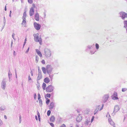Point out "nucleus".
Segmentation results:
<instances>
[{"label": "nucleus", "mask_w": 127, "mask_h": 127, "mask_svg": "<svg viewBox=\"0 0 127 127\" xmlns=\"http://www.w3.org/2000/svg\"><path fill=\"white\" fill-rule=\"evenodd\" d=\"M86 51L88 52H89V53L91 55L94 54L96 51L95 48L94 44L88 46L86 49Z\"/></svg>", "instance_id": "obj_1"}, {"label": "nucleus", "mask_w": 127, "mask_h": 127, "mask_svg": "<svg viewBox=\"0 0 127 127\" xmlns=\"http://www.w3.org/2000/svg\"><path fill=\"white\" fill-rule=\"evenodd\" d=\"M34 41L36 42H39L40 45L42 44V41L41 36H39V34L38 33L33 34Z\"/></svg>", "instance_id": "obj_2"}, {"label": "nucleus", "mask_w": 127, "mask_h": 127, "mask_svg": "<svg viewBox=\"0 0 127 127\" xmlns=\"http://www.w3.org/2000/svg\"><path fill=\"white\" fill-rule=\"evenodd\" d=\"M44 55L47 57H49L51 56V52L50 49L46 48L44 49Z\"/></svg>", "instance_id": "obj_3"}, {"label": "nucleus", "mask_w": 127, "mask_h": 127, "mask_svg": "<svg viewBox=\"0 0 127 127\" xmlns=\"http://www.w3.org/2000/svg\"><path fill=\"white\" fill-rule=\"evenodd\" d=\"M53 68L50 65H47L46 67V72L48 74H51Z\"/></svg>", "instance_id": "obj_4"}, {"label": "nucleus", "mask_w": 127, "mask_h": 127, "mask_svg": "<svg viewBox=\"0 0 127 127\" xmlns=\"http://www.w3.org/2000/svg\"><path fill=\"white\" fill-rule=\"evenodd\" d=\"M119 14L120 17L123 20H124L125 18H127V13L125 12H121L119 13Z\"/></svg>", "instance_id": "obj_5"}, {"label": "nucleus", "mask_w": 127, "mask_h": 127, "mask_svg": "<svg viewBox=\"0 0 127 127\" xmlns=\"http://www.w3.org/2000/svg\"><path fill=\"white\" fill-rule=\"evenodd\" d=\"M54 87L52 85L48 86L46 88V90L47 92L50 93L53 91Z\"/></svg>", "instance_id": "obj_6"}, {"label": "nucleus", "mask_w": 127, "mask_h": 127, "mask_svg": "<svg viewBox=\"0 0 127 127\" xmlns=\"http://www.w3.org/2000/svg\"><path fill=\"white\" fill-rule=\"evenodd\" d=\"M90 122V119L88 118L85 121L84 124L82 125L81 127H88L89 123Z\"/></svg>", "instance_id": "obj_7"}, {"label": "nucleus", "mask_w": 127, "mask_h": 127, "mask_svg": "<svg viewBox=\"0 0 127 127\" xmlns=\"http://www.w3.org/2000/svg\"><path fill=\"white\" fill-rule=\"evenodd\" d=\"M120 109V108L118 105L115 106L113 112L112 114V115L114 116L115 115V113L118 112Z\"/></svg>", "instance_id": "obj_8"}, {"label": "nucleus", "mask_w": 127, "mask_h": 127, "mask_svg": "<svg viewBox=\"0 0 127 127\" xmlns=\"http://www.w3.org/2000/svg\"><path fill=\"white\" fill-rule=\"evenodd\" d=\"M1 87L3 90H4L6 86V82L5 79H3L1 83Z\"/></svg>", "instance_id": "obj_9"}, {"label": "nucleus", "mask_w": 127, "mask_h": 127, "mask_svg": "<svg viewBox=\"0 0 127 127\" xmlns=\"http://www.w3.org/2000/svg\"><path fill=\"white\" fill-rule=\"evenodd\" d=\"M33 24L34 28L37 30H38L40 29L41 27L40 24H38L36 22H34Z\"/></svg>", "instance_id": "obj_10"}, {"label": "nucleus", "mask_w": 127, "mask_h": 127, "mask_svg": "<svg viewBox=\"0 0 127 127\" xmlns=\"http://www.w3.org/2000/svg\"><path fill=\"white\" fill-rule=\"evenodd\" d=\"M109 97V95H104L103 97V102L104 103L106 102Z\"/></svg>", "instance_id": "obj_11"}, {"label": "nucleus", "mask_w": 127, "mask_h": 127, "mask_svg": "<svg viewBox=\"0 0 127 127\" xmlns=\"http://www.w3.org/2000/svg\"><path fill=\"white\" fill-rule=\"evenodd\" d=\"M76 121L78 122H79L82 119V116L81 114H79L77 115L76 118Z\"/></svg>", "instance_id": "obj_12"}, {"label": "nucleus", "mask_w": 127, "mask_h": 127, "mask_svg": "<svg viewBox=\"0 0 127 127\" xmlns=\"http://www.w3.org/2000/svg\"><path fill=\"white\" fill-rule=\"evenodd\" d=\"M34 13V9L33 7H31L30 10L29 12V14L30 16H32Z\"/></svg>", "instance_id": "obj_13"}, {"label": "nucleus", "mask_w": 127, "mask_h": 127, "mask_svg": "<svg viewBox=\"0 0 127 127\" xmlns=\"http://www.w3.org/2000/svg\"><path fill=\"white\" fill-rule=\"evenodd\" d=\"M109 122L110 124L111 125L113 126L114 127H116L115 125V124L112 121V120L110 118H109L108 119Z\"/></svg>", "instance_id": "obj_14"}, {"label": "nucleus", "mask_w": 127, "mask_h": 127, "mask_svg": "<svg viewBox=\"0 0 127 127\" xmlns=\"http://www.w3.org/2000/svg\"><path fill=\"white\" fill-rule=\"evenodd\" d=\"M35 19L37 21H39V15L38 13L36 12L34 16Z\"/></svg>", "instance_id": "obj_15"}, {"label": "nucleus", "mask_w": 127, "mask_h": 127, "mask_svg": "<svg viewBox=\"0 0 127 127\" xmlns=\"http://www.w3.org/2000/svg\"><path fill=\"white\" fill-rule=\"evenodd\" d=\"M100 106V105L96 106V109H95L94 112V114L95 115L98 112V110H99V107Z\"/></svg>", "instance_id": "obj_16"}, {"label": "nucleus", "mask_w": 127, "mask_h": 127, "mask_svg": "<svg viewBox=\"0 0 127 127\" xmlns=\"http://www.w3.org/2000/svg\"><path fill=\"white\" fill-rule=\"evenodd\" d=\"M54 103L53 102H51L49 107V109L51 110L52 109L54 106Z\"/></svg>", "instance_id": "obj_17"}, {"label": "nucleus", "mask_w": 127, "mask_h": 127, "mask_svg": "<svg viewBox=\"0 0 127 127\" xmlns=\"http://www.w3.org/2000/svg\"><path fill=\"white\" fill-rule=\"evenodd\" d=\"M36 51L37 54L40 57H42V55L41 53L38 49H36Z\"/></svg>", "instance_id": "obj_18"}, {"label": "nucleus", "mask_w": 127, "mask_h": 127, "mask_svg": "<svg viewBox=\"0 0 127 127\" xmlns=\"http://www.w3.org/2000/svg\"><path fill=\"white\" fill-rule=\"evenodd\" d=\"M44 82L46 83H48L50 81L48 77L45 78L44 80Z\"/></svg>", "instance_id": "obj_19"}, {"label": "nucleus", "mask_w": 127, "mask_h": 127, "mask_svg": "<svg viewBox=\"0 0 127 127\" xmlns=\"http://www.w3.org/2000/svg\"><path fill=\"white\" fill-rule=\"evenodd\" d=\"M50 121L52 122H54L55 121V117L54 116H52L51 117L50 119Z\"/></svg>", "instance_id": "obj_20"}, {"label": "nucleus", "mask_w": 127, "mask_h": 127, "mask_svg": "<svg viewBox=\"0 0 127 127\" xmlns=\"http://www.w3.org/2000/svg\"><path fill=\"white\" fill-rule=\"evenodd\" d=\"M42 75L41 74H38V75L37 77V80H39L42 78Z\"/></svg>", "instance_id": "obj_21"}, {"label": "nucleus", "mask_w": 127, "mask_h": 127, "mask_svg": "<svg viewBox=\"0 0 127 127\" xmlns=\"http://www.w3.org/2000/svg\"><path fill=\"white\" fill-rule=\"evenodd\" d=\"M42 69L44 73L46 74V68L44 67L42 68Z\"/></svg>", "instance_id": "obj_22"}, {"label": "nucleus", "mask_w": 127, "mask_h": 127, "mask_svg": "<svg viewBox=\"0 0 127 127\" xmlns=\"http://www.w3.org/2000/svg\"><path fill=\"white\" fill-rule=\"evenodd\" d=\"M26 11H25L23 13V16L22 17V19H26Z\"/></svg>", "instance_id": "obj_23"}, {"label": "nucleus", "mask_w": 127, "mask_h": 127, "mask_svg": "<svg viewBox=\"0 0 127 127\" xmlns=\"http://www.w3.org/2000/svg\"><path fill=\"white\" fill-rule=\"evenodd\" d=\"M124 27L126 28L127 27V21H125L124 22Z\"/></svg>", "instance_id": "obj_24"}, {"label": "nucleus", "mask_w": 127, "mask_h": 127, "mask_svg": "<svg viewBox=\"0 0 127 127\" xmlns=\"http://www.w3.org/2000/svg\"><path fill=\"white\" fill-rule=\"evenodd\" d=\"M23 20L22 23V24L24 26V24L26 25V19H22Z\"/></svg>", "instance_id": "obj_25"}, {"label": "nucleus", "mask_w": 127, "mask_h": 127, "mask_svg": "<svg viewBox=\"0 0 127 127\" xmlns=\"http://www.w3.org/2000/svg\"><path fill=\"white\" fill-rule=\"evenodd\" d=\"M46 86V84L44 83H43L42 85V87L43 90H45V89Z\"/></svg>", "instance_id": "obj_26"}, {"label": "nucleus", "mask_w": 127, "mask_h": 127, "mask_svg": "<svg viewBox=\"0 0 127 127\" xmlns=\"http://www.w3.org/2000/svg\"><path fill=\"white\" fill-rule=\"evenodd\" d=\"M11 75H12V74L11 73L10 70H9L8 72V77L9 78V81H10V76H11Z\"/></svg>", "instance_id": "obj_27"}, {"label": "nucleus", "mask_w": 127, "mask_h": 127, "mask_svg": "<svg viewBox=\"0 0 127 127\" xmlns=\"http://www.w3.org/2000/svg\"><path fill=\"white\" fill-rule=\"evenodd\" d=\"M50 101V99L48 98H46V103L48 105Z\"/></svg>", "instance_id": "obj_28"}, {"label": "nucleus", "mask_w": 127, "mask_h": 127, "mask_svg": "<svg viewBox=\"0 0 127 127\" xmlns=\"http://www.w3.org/2000/svg\"><path fill=\"white\" fill-rule=\"evenodd\" d=\"M112 98L113 100H117L118 99L117 96H112Z\"/></svg>", "instance_id": "obj_29"}, {"label": "nucleus", "mask_w": 127, "mask_h": 127, "mask_svg": "<svg viewBox=\"0 0 127 127\" xmlns=\"http://www.w3.org/2000/svg\"><path fill=\"white\" fill-rule=\"evenodd\" d=\"M39 100V102L40 103V106L41 107L42 105V103L41 99L38 100Z\"/></svg>", "instance_id": "obj_30"}, {"label": "nucleus", "mask_w": 127, "mask_h": 127, "mask_svg": "<svg viewBox=\"0 0 127 127\" xmlns=\"http://www.w3.org/2000/svg\"><path fill=\"white\" fill-rule=\"evenodd\" d=\"M37 115L38 116V120L40 121V113L38 112H37Z\"/></svg>", "instance_id": "obj_31"}, {"label": "nucleus", "mask_w": 127, "mask_h": 127, "mask_svg": "<svg viewBox=\"0 0 127 127\" xmlns=\"http://www.w3.org/2000/svg\"><path fill=\"white\" fill-rule=\"evenodd\" d=\"M51 74H48L49 75V77L50 78L51 80H52V79H53V75H50Z\"/></svg>", "instance_id": "obj_32"}, {"label": "nucleus", "mask_w": 127, "mask_h": 127, "mask_svg": "<svg viewBox=\"0 0 127 127\" xmlns=\"http://www.w3.org/2000/svg\"><path fill=\"white\" fill-rule=\"evenodd\" d=\"M51 113V111L50 110H48L47 113V115L48 116H49Z\"/></svg>", "instance_id": "obj_33"}, {"label": "nucleus", "mask_w": 127, "mask_h": 127, "mask_svg": "<svg viewBox=\"0 0 127 127\" xmlns=\"http://www.w3.org/2000/svg\"><path fill=\"white\" fill-rule=\"evenodd\" d=\"M95 47L96 49H98L99 48V46L98 44L97 43L95 44Z\"/></svg>", "instance_id": "obj_34"}, {"label": "nucleus", "mask_w": 127, "mask_h": 127, "mask_svg": "<svg viewBox=\"0 0 127 127\" xmlns=\"http://www.w3.org/2000/svg\"><path fill=\"white\" fill-rule=\"evenodd\" d=\"M51 95L50 94H47L46 95V96L47 97L50 98V97Z\"/></svg>", "instance_id": "obj_35"}, {"label": "nucleus", "mask_w": 127, "mask_h": 127, "mask_svg": "<svg viewBox=\"0 0 127 127\" xmlns=\"http://www.w3.org/2000/svg\"><path fill=\"white\" fill-rule=\"evenodd\" d=\"M89 112V110H86L84 111L85 112V113L87 114H88Z\"/></svg>", "instance_id": "obj_36"}, {"label": "nucleus", "mask_w": 127, "mask_h": 127, "mask_svg": "<svg viewBox=\"0 0 127 127\" xmlns=\"http://www.w3.org/2000/svg\"><path fill=\"white\" fill-rule=\"evenodd\" d=\"M29 3L30 4H32L33 2V0H28Z\"/></svg>", "instance_id": "obj_37"}, {"label": "nucleus", "mask_w": 127, "mask_h": 127, "mask_svg": "<svg viewBox=\"0 0 127 127\" xmlns=\"http://www.w3.org/2000/svg\"><path fill=\"white\" fill-rule=\"evenodd\" d=\"M39 59V57L38 56H36V62L37 63L38 61V60Z\"/></svg>", "instance_id": "obj_38"}, {"label": "nucleus", "mask_w": 127, "mask_h": 127, "mask_svg": "<svg viewBox=\"0 0 127 127\" xmlns=\"http://www.w3.org/2000/svg\"><path fill=\"white\" fill-rule=\"evenodd\" d=\"M95 117L94 116H93L92 117V118L91 119V122L92 123L94 119H95Z\"/></svg>", "instance_id": "obj_39"}, {"label": "nucleus", "mask_w": 127, "mask_h": 127, "mask_svg": "<svg viewBox=\"0 0 127 127\" xmlns=\"http://www.w3.org/2000/svg\"><path fill=\"white\" fill-rule=\"evenodd\" d=\"M127 90V89L126 88H122V91L123 92H124L126 91Z\"/></svg>", "instance_id": "obj_40"}, {"label": "nucleus", "mask_w": 127, "mask_h": 127, "mask_svg": "<svg viewBox=\"0 0 127 127\" xmlns=\"http://www.w3.org/2000/svg\"><path fill=\"white\" fill-rule=\"evenodd\" d=\"M112 96H117V93L114 92Z\"/></svg>", "instance_id": "obj_41"}, {"label": "nucleus", "mask_w": 127, "mask_h": 127, "mask_svg": "<svg viewBox=\"0 0 127 127\" xmlns=\"http://www.w3.org/2000/svg\"><path fill=\"white\" fill-rule=\"evenodd\" d=\"M38 99L39 100L41 99H40L41 98V96L39 93H38Z\"/></svg>", "instance_id": "obj_42"}, {"label": "nucleus", "mask_w": 127, "mask_h": 127, "mask_svg": "<svg viewBox=\"0 0 127 127\" xmlns=\"http://www.w3.org/2000/svg\"><path fill=\"white\" fill-rule=\"evenodd\" d=\"M49 124L52 127H54V125L53 123H49Z\"/></svg>", "instance_id": "obj_43"}, {"label": "nucleus", "mask_w": 127, "mask_h": 127, "mask_svg": "<svg viewBox=\"0 0 127 127\" xmlns=\"http://www.w3.org/2000/svg\"><path fill=\"white\" fill-rule=\"evenodd\" d=\"M38 74H41V71L39 69V67H38Z\"/></svg>", "instance_id": "obj_44"}, {"label": "nucleus", "mask_w": 127, "mask_h": 127, "mask_svg": "<svg viewBox=\"0 0 127 127\" xmlns=\"http://www.w3.org/2000/svg\"><path fill=\"white\" fill-rule=\"evenodd\" d=\"M5 109V108L4 107H0V110H3Z\"/></svg>", "instance_id": "obj_45"}, {"label": "nucleus", "mask_w": 127, "mask_h": 127, "mask_svg": "<svg viewBox=\"0 0 127 127\" xmlns=\"http://www.w3.org/2000/svg\"><path fill=\"white\" fill-rule=\"evenodd\" d=\"M41 63H42L43 64H44L45 63V61L44 60H42L41 61Z\"/></svg>", "instance_id": "obj_46"}, {"label": "nucleus", "mask_w": 127, "mask_h": 127, "mask_svg": "<svg viewBox=\"0 0 127 127\" xmlns=\"http://www.w3.org/2000/svg\"><path fill=\"white\" fill-rule=\"evenodd\" d=\"M103 106H104V104H103L102 105V106L101 108L99 109V111H101L103 109Z\"/></svg>", "instance_id": "obj_47"}, {"label": "nucleus", "mask_w": 127, "mask_h": 127, "mask_svg": "<svg viewBox=\"0 0 127 127\" xmlns=\"http://www.w3.org/2000/svg\"><path fill=\"white\" fill-rule=\"evenodd\" d=\"M3 124V123L1 120L0 119V126L2 125Z\"/></svg>", "instance_id": "obj_48"}, {"label": "nucleus", "mask_w": 127, "mask_h": 127, "mask_svg": "<svg viewBox=\"0 0 127 127\" xmlns=\"http://www.w3.org/2000/svg\"><path fill=\"white\" fill-rule=\"evenodd\" d=\"M15 77L16 79H17V74L16 73V69H15Z\"/></svg>", "instance_id": "obj_49"}, {"label": "nucleus", "mask_w": 127, "mask_h": 127, "mask_svg": "<svg viewBox=\"0 0 127 127\" xmlns=\"http://www.w3.org/2000/svg\"><path fill=\"white\" fill-rule=\"evenodd\" d=\"M29 48H30L29 47L27 49V50L25 52V53H27L29 51Z\"/></svg>", "instance_id": "obj_50"}, {"label": "nucleus", "mask_w": 127, "mask_h": 127, "mask_svg": "<svg viewBox=\"0 0 127 127\" xmlns=\"http://www.w3.org/2000/svg\"><path fill=\"white\" fill-rule=\"evenodd\" d=\"M65 125L64 124H63L60 127H66Z\"/></svg>", "instance_id": "obj_51"}, {"label": "nucleus", "mask_w": 127, "mask_h": 127, "mask_svg": "<svg viewBox=\"0 0 127 127\" xmlns=\"http://www.w3.org/2000/svg\"><path fill=\"white\" fill-rule=\"evenodd\" d=\"M32 7H33V8H35V7H36V6H35V4H34L33 3L32 4Z\"/></svg>", "instance_id": "obj_52"}, {"label": "nucleus", "mask_w": 127, "mask_h": 127, "mask_svg": "<svg viewBox=\"0 0 127 127\" xmlns=\"http://www.w3.org/2000/svg\"><path fill=\"white\" fill-rule=\"evenodd\" d=\"M32 80V79H31V77H30V75H29L28 77V80L29 81H30V80Z\"/></svg>", "instance_id": "obj_53"}, {"label": "nucleus", "mask_w": 127, "mask_h": 127, "mask_svg": "<svg viewBox=\"0 0 127 127\" xmlns=\"http://www.w3.org/2000/svg\"><path fill=\"white\" fill-rule=\"evenodd\" d=\"M15 35V34L14 33H13L12 35V38L13 39H14V36Z\"/></svg>", "instance_id": "obj_54"}, {"label": "nucleus", "mask_w": 127, "mask_h": 127, "mask_svg": "<svg viewBox=\"0 0 127 127\" xmlns=\"http://www.w3.org/2000/svg\"><path fill=\"white\" fill-rule=\"evenodd\" d=\"M36 97V93L34 94V99H35Z\"/></svg>", "instance_id": "obj_55"}, {"label": "nucleus", "mask_w": 127, "mask_h": 127, "mask_svg": "<svg viewBox=\"0 0 127 127\" xmlns=\"http://www.w3.org/2000/svg\"><path fill=\"white\" fill-rule=\"evenodd\" d=\"M16 55V53L14 51L13 55L14 56H15Z\"/></svg>", "instance_id": "obj_56"}, {"label": "nucleus", "mask_w": 127, "mask_h": 127, "mask_svg": "<svg viewBox=\"0 0 127 127\" xmlns=\"http://www.w3.org/2000/svg\"><path fill=\"white\" fill-rule=\"evenodd\" d=\"M26 39H25V41L24 42V44H23V46H24V45H25V43H26V42H25V41H26Z\"/></svg>", "instance_id": "obj_57"}, {"label": "nucleus", "mask_w": 127, "mask_h": 127, "mask_svg": "<svg viewBox=\"0 0 127 127\" xmlns=\"http://www.w3.org/2000/svg\"><path fill=\"white\" fill-rule=\"evenodd\" d=\"M43 14H44V18H45L46 17V13L45 12H44L43 13Z\"/></svg>", "instance_id": "obj_58"}, {"label": "nucleus", "mask_w": 127, "mask_h": 127, "mask_svg": "<svg viewBox=\"0 0 127 127\" xmlns=\"http://www.w3.org/2000/svg\"><path fill=\"white\" fill-rule=\"evenodd\" d=\"M35 118L36 120H37L38 118H37V116L35 115Z\"/></svg>", "instance_id": "obj_59"}, {"label": "nucleus", "mask_w": 127, "mask_h": 127, "mask_svg": "<svg viewBox=\"0 0 127 127\" xmlns=\"http://www.w3.org/2000/svg\"><path fill=\"white\" fill-rule=\"evenodd\" d=\"M40 86L39 85H38L37 86V88L39 90V88L40 87Z\"/></svg>", "instance_id": "obj_60"}, {"label": "nucleus", "mask_w": 127, "mask_h": 127, "mask_svg": "<svg viewBox=\"0 0 127 127\" xmlns=\"http://www.w3.org/2000/svg\"><path fill=\"white\" fill-rule=\"evenodd\" d=\"M4 118L5 119H7V118L6 116L5 115H4Z\"/></svg>", "instance_id": "obj_61"}, {"label": "nucleus", "mask_w": 127, "mask_h": 127, "mask_svg": "<svg viewBox=\"0 0 127 127\" xmlns=\"http://www.w3.org/2000/svg\"><path fill=\"white\" fill-rule=\"evenodd\" d=\"M3 23H4V25H5V20H3Z\"/></svg>", "instance_id": "obj_62"}, {"label": "nucleus", "mask_w": 127, "mask_h": 127, "mask_svg": "<svg viewBox=\"0 0 127 127\" xmlns=\"http://www.w3.org/2000/svg\"><path fill=\"white\" fill-rule=\"evenodd\" d=\"M31 74L32 76H33V73L32 72V71L31 72Z\"/></svg>", "instance_id": "obj_63"}, {"label": "nucleus", "mask_w": 127, "mask_h": 127, "mask_svg": "<svg viewBox=\"0 0 127 127\" xmlns=\"http://www.w3.org/2000/svg\"><path fill=\"white\" fill-rule=\"evenodd\" d=\"M13 41H11V47L12 46V44H13Z\"/></svg>", "instance_id": "obj_64"}]
</instances>
